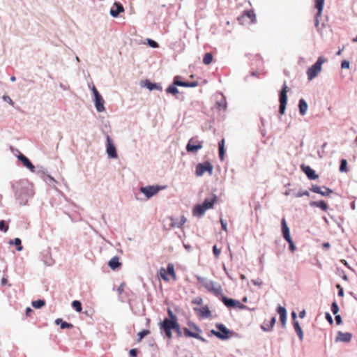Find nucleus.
<instances>
[{
  "instance_id": "4be33fe9",
  "label": "nucleus",
  "mask_w": 357,
  "mask_h": 357,
  "mask_svg": "<svg viewBox=\"0 0 357 357\" xmlns=\"http://www.w3.org/2000/svg\"><path fill=\"white\" fill-rule=\"evenodd\" d=\"M275 317H273L269 321H264L261 325V328L264 331H271L275 324Z\"/></svg>"
},
{
  "instance_id": "864d4df0",
  "label": "nucleus",
  "mask_w": 357,
  "mask_h": 357,
  "mask_svg": "<svg viewBox=\"0 0 357 357\" xmlns=\"http://www.w3.org/2000/svg\"><path fill=\"white\" fill-rule=\"evenodd\" d=\"M220 223H221V227H222V229L227 231V223L223 220H220Z\"/></svg>"
},
{
  "instance_id": "aec40b11",
  "label": "nucleus",
  "mask_w": 357,
  "mask_h": 357,
  "mask_svg": "<svg viewBox=\"0 0 357 357\" xmlns=\"http://www.w3.org/2000/svg\"><path fill=\"white\" fill-rule=\"evenodd\" d=\"M195 311L202 317L208 318L211 316V311L207 306H203L199 308H195Z\"/></svg>"
},
{
  "instance_id": "603ef678",
  "label": "nucleus",
  "mask_w": 357,
  "mask_h": 357,
  "mask_svg": "<svg viewBox=\"0 0 357 357\" xmlns=\"http://www.w3.org/2000/svg\"><path fill=\"white\" fill-rule=\"evenodd\" d=\"M130 355L132 356V357H136L137 356V349H132L130 350Z\"/></svg>"
},
{
  "instance_id": "09e8293b",
  "label": "nucleus",
  "mask_w": 357,
  "mask_h": 357,
  "mask_svg": "<svg viewBox=\"0 0 357 357\" xmlns=\"http://www.w3.org/2000/svg\"><path fill=\"white\" fill-rule=\"evenodd\" d=\"M336 287L339 289V291H338V296L342 297L344 296V291H343L342 287L339 284H337L336 285Z\"/></svg>"
},
{
  "instance_id": "2eb2a0df",
  "label": "nucleus",
  "mask_w": 357,
  "mask_h": 357,
  "mask_svg": "<svg viewBox=\"0 0 357 357\" xmlns=\"http://www.w3.org/2000/svg\"><path fill=\"white\" fill-rule=\"evenodd\" d=\"M160 190V188L158 186H147L141 188L140 191L143 192L147 198H150L152 196L156 195Z\"/></svg>"
},
{
  "instance_id": "3c124183",
  "label": "nucleus",
  "mask_w": 357,
  "mask_h": 357,
  "mask_svg": "<svg viewBox=\"0 0 357 357\" xmlns=\"http://www.w3.org/2000/svg\"><path fill=\"white\" fill-rule=\"evenodd\" d=\"M335 319L336 324L337 325H340L342 324V318H341L340 315L335 314Z\"/></svg>"
},
{
  "instance_id": "69168bd1",
  "label": "nucleus",
  "mask_w": 357,
  "mask_h": 357,
  "mask_svg": "<svg viewBox=\"0 0 357 357\" xmlns=\"http://www.w3.org/2000/svg\"><path fill=\"white\" fill-rule=\"evenodd\" d=\"M291 315H292V318L294 320L296 319V314L294 312H293Z\"/></svg>"
},
{
  "instance_id": "bb28decb",
  "label": "nucleus",
  "mask_w": 357,
  "mask_h": 357,
  "mask_svg": "<svg viewBox=\"0 0 357 357\" xmlns=\"http://www.w3.org/2000/svg\"><path fill=\"white\" fill-rule=\"evenodd\" d=\"M114 6L116 7V10L111 9L110 14L113 17H117L119 14L124 10L123 6L121 3H115Z\"/></svg>"
},
{
  "instance_id": "c03bdc74",
  "label": "nucleus",
  "mask_w": 357,
  "mask_h": 357,
  "mask_svg": "<svg viewBox=\"0 0 357 357\" xmlns=\"http://www.w3.org/2000/svg\"><path fill=\"white\" fill-rule=\"evenodd\" d=\"M213 254L215 257V258H218L220 257V249H218L217 248V245H214L213 247Z\"/></svg>"
},
{
  "instance_id": "0e129e2a",
  "label": "nucleus",
  "mask_w": 357,
  "mask_h": 357,
  "mask_svg": "<svg viewBox=\"0 0 357 357\" xmlns=\"http://www.w3.org/2000/svg\"><path fill=\"white\" fill-rule=\"evenodd\" d=\"M240 278H241V280H245L246 279V277L243 274H241L240 275Z\"/></svg>"
},
{
  "instance_id": "ea45409f",
  "label": "nucleus",
  "mask_w": 357,
  "mask_h": 357,
  "mask_svg": "<svg viewBox=\"0 0 357 357\" xmlns=\"http://www.w3.org/2000/svg\"><path fill=\"white\" fill-rule=\"evenodd\" d=\"M347 165V160L345 159H342L341 160V163H340V171L342 172H347L348 171Z\"/></svg>"
},
{
  "instance_id": "4c0bfd02",
  "label": "nucleus",
  "mask_w": 357,
  "mask_h": 357,
  "mask_svg": "<svg viewBox=\"0 0 357 357\" xmlns=\"http://www.w3.org/2000/svg\"><path fill=\"white\" fill-rule=\"evenodd\" d=\"M150 333V331L149 330H143L140 332L138 333L137 335H138V340H137V342H139L142 341V340L147 335H149Z\"/></svg>"
},
{
  "instance_id": "052dcab7",
  "label": "nucleus",
  "mask_w": 357,
  "mask_h": 357,
  "mask_svg": "<svg viewBox=\"0 0 357 357\" xmlns=\"http://www.w3.org/2000/svg\"><path fill=\"white\" fill-rule=\"evenodd\" d=\"M319 16H317V14L315 16V22H314V25L316 27H317L319 26Z\"/></svg>"
},
{
  "instance_id": "f704fd0d",
  "label": "nucleus",
  "mask_w": 357,
  "mask_h": 357,
  "mask_svg": "<svg viewBox=\"0 0 357 357\" xmlns=\"http://www.w3.org/2000/svg\"><path fill=\"white\" fill-rule=\"evenodd\" d=\"M9 243L15 244L17 246V251H21L23 249V247L22 246V241L19 238H15L14 241H10Z\"/></svg>"
},
{
  "instance_id": "e2e57ef3",
  "label": "nucleus",
  "mask_w": 357,
  "mask_h": 357,
  "mask_svg": "<svg viewBox=\"0 0 357 357\" xmlns=\"http://www.w3.org/2000/svg\"><path fill=\"white\" fill-rule=\"evenodd\" d=\"M176 333H177V335L178 336H181V329H180V327L178 326V329H174Z\"/></svg>"
},
{
  "instance_id": "13d9d810",
  "label": "nucleus",
  "mask_w": 357,
  "mask_h": 357,
  "mask_svg": "<svg viewBox=\"0 0 357 357\" xmlns=\"http://www.w3.org/2000/svg\"><path fill=\"white\" fill-rule=\"evenodd\" d=\"M92 91H93V95H94V97L96 98V96H100V94L98 93V91H97L96 88L95 86H93L92 88Z\"/></svg>"
},
{
  "instance_id": "a878e982",
  "label": "nucleus",
  "mask_w": 357,
  "mask_h": 357,
  "mask_svg": "<svg viewBox=\"0 0 357 357\" xmlns=\"http://www.w3.org/2000/svg\"><path fill=\"white\" fill-rule=\"evenodd\" d=\"M352 335L349 333H342L339 332L338 339L344 342H349L351 340Z\"/></svg>"
},
{
  "instance_id": "6e6552de",
  "label": "nucleus",
  "mask_w": 357,
  "mask_h": 357,
  "mask_svg": "<svg viewBox=\"0 0 357 357\" xmlns=\"http://www.w3.org/2000/svg\"><path fill=\"white\" fill-rule=\"evenodd\" d=\"M256 20V16L253 10H245L241 16L238 17V21L241 24H251Z\"/></svg>"
},
{
  "instance_id": "79ce46f5",
  "label": "nucleus",
  "mask_w": 357,
  "mask_h": 357,
  "mask_svg": "<svg viewBox=\"0 0 357 357\" xmlns=\"http://www.w3.org/2000/svg\"><path fill=\"white\" fill-rule=\"evenodd\" d=\"M8 229V226L6 225V222L4 220L0 221V230L3 231V232H6Z\"/></svg>"
},
{
  "instance_id": "bf43d9fd",
  "label": "nucleus",
  "mask_w": 357,
  "mask_h": 357,
  "mask_svg": "<svg viewBox=\"0 0 357 357\" xmlns=\"http://www.w3.org/2000/svg\"><path fill=\"white\" fill-rule=\"evenodd\" d=\"M252 282L254 285H256V286H261L262 282H260V281H257V280H252Z\"/></svg>"
},
{
  "instance_id": "412c9836",
  "label": "nucleus",
  "mask_w": 357,
  "mask_h": 357,
  "mask_svg": "<svg viewBox=\"0 0 357 357\" xmlns=\"http://www.w3.org/2000/svg\"><path fill=\"white\" fill-rule=\"evenodd\" d=\"M95 106L98 112H103L105 110L104 100L101 95L96 96L95 98Z\"/></svg>"
},
{
  "instance_id": "423d86ee",
  "label": "nucleus",
  "mask_w": 357,
  "mask_h": 357,
  "mask_svg": "<svg viewBox=\"0 0 357 357\" xmlns=\"http://www.w3.org/2000/svg\"><path fill=\"white\" fill-rule=\"evenodd\" d=\"M216 328L218 329V331L215 330H211V333L216 336L220 340H227L229 339L232 334V332L227 329L223 324H217Z\"/></svg>"
},
{
  "instance_id": "338daca9",
  "label": "nucleus",
  "mask_w": 357,
  "mask_h": 357,
  "mask_svg": "<svg viewBox=\"0 0 357 357\" xmlns=\"http://www.w3.org/2000/svg\"><path fill=\"white\" fill-rule=\"evenodd\" d=\"M8 102H9L10 104L13 105V102L12 100L9 97H8Z\"/></svg>"
},
{
  "instance_id": "393cba45",
  "label": "nucleus",
  "mask_w": 357,
  "mask_h": 357,
  "mask_svg": "<svg viewBox=\"0 0 357 357\" xmlns=\"http://www.w3.org/2000/svg\"><path fill=\"white\" fill-rule=\"evenodd\" d=\"M108 265L112 269L115 270L116 268L120 267L121 264L119 262V259L118 257H114L109 260Z\"/></svg>"
},
{
  "instance_id": "6e6d98bb",
  "label": "nucleus",
  "mask_w": 357,
  "mask_h": 357,
  "mask_svg": "<svg viewBox=\"0 0 357 357\" xmlns=\"http://www.w3.org/2000/svg\"><path fill=\"white\" fill-rule=\"evenodd\" d=\"M33 310L31 308L26 307V315L27 317H30L31 314L33 313Z\"/></svg>"
},
{
  "instance_id": "9b49d317",
  "label": "nucleus",
  "mask_w": 357,
  "mask_h": 357,
  "mask_svg": "<svg viewBox=\"0 0 357 357\" xmlns=\"http://www.w3.org/2000/svg\"><path fill=\"white\" fill-rule=\"evenodd\" d=\"M190 327L192 330H195L197 333H192V331L189 330L188 328H184L183 332L186 337H195V338L198 339L202 342H205V339L199 335V333H201V330L197 326H196L195 324H190Z\"/></svg>"
},
{
  "instance_id": "680f3d73",
  "label": "nucleus",
  "mask_w": 357,
  "mask_h": 357,
  "mask_svg": "<svg viewBox=\"0 0 357 357\" xmlns=\"http://www.w3.org/2000/svg\"><path fill=\"white\" fill-rule=\"evenodd\" d=\"M305 310H303V311L300 312V313H299V317H300L301 318H304V317H305Z\"/></svg>"
},
{
  "instance_id": "a211bd4d",
  "label": "nucleus",
  "mask_w": 357,
  "mask_h": 357,
  "mask_svg": "<svg viewBox=\"0 0 357 357\" xmlns=\"http://www.w3.org/2000/svg\"><path fill=\"white\" fill-rule=\"evenodd\" d=\"M324 190H321L319 186L315 185H312L310 190L313 192L320 194L323 196H329L333 192L332 190L328 188L324 187Z\"/></svg>"
},
{
  "instance_id": "c756f323",
  "label": "nucleus",
  "mask_w": 357,
  "mask_h": 357,
  "mask_svg": "<svg viewBox=\"0 0 357 357\" xmlns=\"http://www.w3.org/2000/svg\"><path fill=\"white\" fill-rule=\"evenodd\" d=\"M298 107H299L300 114L301 115L305 114L306 111L307 109V104L303 99H301L299 100Z\"/></svg>"
},
{
  "instance_id": "4d7b16f0",
  "label": "nucleus",
  "mask_w": 357,
  "mask_h": 357,
  "mask_svg": "<svg viewBox=\"0 0 357 357\" xmlns=\"http://www.w3.org/2000/svg\"><path fill=\"white\" fill-rule=\"evenodd\" d=\"M326 318L328 321V322H330L331 324L333 323V319L329 313L326 314Z\"/></svg>"
},
{
  "instance_id": "58836bf2",
  "label": "nucleus",
  "mask_w": 357,
  "mask_h": 357,
  "mask_svg": "<svg viewBox=\"0 0 357 357\" xmlns=\"http://www.w3.org/2000/svg\"><path fill=\"white\" fill-rule=\"evenodd\" d=\"M145 86L149 89V90H153V89H160L161 90V87L157 85L156 84L151 83L149 81H146Z\"/></svg>"
},
{
  "instance_id": "6ab92c4d",
  "label": "nucleus",
  "mask_w": 357,
  "mask_h": 357,
  "mask_svg": "<svg viewBox=\"0 0 357 357\" xmlns=\"http://www.w3.org/2000/svg\"><path fill=\"white\" fill-rule=\"evenodd\" d=\"M281 225H282V231L283 237L287 241H289V240L291 239V238L290 234H289V229L287 225V222H286V220L284 218H283L282 220Z\"/></svg>"
},
{
  "instance_id": "4468645a",
  "label": "nucleus",
  "mask_w": 357,
  "mask_h": 357,
  "mask_svg": "<svg viewBox=\"0 0 357 357\" xmlns=\"http://www.w3.org/2000/svg\"><path fill=\"white\" fill-rule=\"evenodd\" d=\"M107 153L109 158H117L115 146L114 145L112 139L109 136L107 137Z\"/></svg>"
},
{
  "instance_id": "dca6fc26",
  "label": "nucleus",
  "mask_w": 357,
  "mask_h": 357,
  "mask_svg": "<svg viewBox=\"0 0 357 357\" xmlns=\"http://www.w3.org/2000/svg\"><path fill=\"white\" fill-rule=\"evenodd\" d=\"M19 160L22 162L23 165L28 168L31 172H35V166L31 162V161L22 153H20L17 155Z\"/></svg>"
},
{
  "instance_id": "f03ea898",
  "label": "nucleus",
  "mask_w": 357,
  "mask_h": 357,
  "mask_svg": "<svg viewBox=\"0 0 357 357\" xmlns=\"http://www.w3.org/2000/svg\"><path fill=\"white\" fill-rule=\"evenodd\" d=\"M216 202L217 197L215 195L206 198L202 204H198L195 206L193 215L197 217L203 216L206 211L212 208Z\"/></svg>"
},
{
  "instance_id": "20e7f679",
  "label": "nucleus",
  "mask_w": 357,
  "mask_h": 357,
  "mask_svg": "<svg viewBox=\"0 0 357 357\" xmlns=\"http://www.w3.org/2000/svg\"><path fill=\"white\" fill-rule=\"evenodd\" d=\"M180 77L176 76L174 79L173 85H170L166 90L167 93L176 95L178 90L176 86L183 87H195L198 86V82H183L179 80Z\"/></svg>"
},
{
  "instance_id": "7c9ffc66",
  "label": "nucleus",
  "mask_w": 357,
  "mask_h": 357,
  "mask_svg": "<svg viewBox=\"0 0 357 357\" xmlns=\"http://www.w3.org/2000/svg\"><path fill=\"white\" fill-rule=\"evenodd\" d=\"M186 220V218L182 215L179 218L172 222V225L173 227H181L185 223Z\"/></svg>"
},
{
  "instance_id": "ddd939ff",
  "label": "nucleus",
  "mask_w": 357,
  "mask_h": 357,
  "mask_svg": "<svg viewBox=\"0 0 357 357\" xmlns=\"http://www.w3.org/2000/svg\"><path fill=\"white\" fill-rule=\"evenodd\" d=\"M222 301L228 307H235L238 309H244L245 307V306L238 301L228 298L224 296H222Z\"/></svg>"
},
{
  "instance_id": "e433bc0d",
  "label": "nucleus",
  "mask_w": 357,
  "mask_h": 357,
  "mask_svg": "<svg viewBox=\"0 0 357 357\" xmlns=\"http://www.w3.org/2000/svg\"><path fill=\"white\" fill-rule=\"evenodd\" d=\"M72 306L78 312H81L82 310V304L79 301H73Z\"/></svg>"
},
{
  "instance_id": "72a5a7b5",
  "label": "nucleus",
  "mask_w": 357,
  "mask_h": 357,
  "mask_svg": "<svg viewBox=\"0 0 357 357\" xmlns=\"http://www.w3.org/2000/svg\"><path fill=\"white\" fill-rule=\"evenodd\" d=\"M213 54L211 53H206L203 58V63L205 65H209L213 61Z\"/></svg>"
},
{
  "instance_id": "0eeeda50",
  "label": "nucleus",
  "mask_w": 357,
  "mask_h": 357,
  "mask_svg": "<svg viewBox=\"0 0 357 357\" xmlns=\"http://www.w3.org/2000/svg\"><path fill=\"white\" fill-rule=\"evenodd\" d=\"M167 274L171 276L173 280H176V275L174 271V266L172 264H169L167 265V270L163 267L160 268L159 270V275L160 278L165 282H168L169 280Z\"/></svg>"
},
{
  "instance_id": "7ed1b4c3",
  "label": "nucleus",
  "mask_w": 357,
  "mask_h": 357,
  "mask_svg": "<svg viewBox=\"0 0 357 357\" xmlns=\"http://www.w3.org/2000/svg\"><path fill=\"white\" fill-rule=\"evenodd\" d=\"M198 282L201 284V285L204 287L208 292L213 294L216 296H219L222 295V288L221 286L211 280H208L204 278H198Z\"/></svg>"
},
{
  "instance_id": "de8ad7c7",
  "label": "nucleus",
  "mask_w": 357,
  "mask_h": 357,
  "mask_svg": "<svg viewBox=\"0 0 357 357\" xmlns=\"http://www.w3.org/2000/svg\"><path fill=\"white\" fill-rule=\"evenodd\" d=\"M148 43L149 45L151 47H153V48H156L158 47V43H156L155 41L153 40H151V39H148Z\"/></svg>"
},
{
  "instance_id": "a19ab883",
  "label": "nucleus",
  "mask_w": 357,
  "mask_h": 357,
  "mask_svg": "<svg viewBox=\"0 0 357 357\" xmlns=\"http://www.w3.org/2000/svg\"><path fill=\"white\" fill-rule=\"evenodd\" d=\"M331 311L333 313V314H337L339 312V307L336 302H333L331 305Z\"/></svg>"
},
{
  "instance_id": "9d476101",
  "label": "nucleus",
  "mask_w": 357,
  "mask_h": 357,
  "mask_svg": "<svg viewBox=\"0 0 357 357\" xmlns=\"http://www.w3.org/2000/svg\"><path fill=\"white\" fill-rule=\"evenodd\" d=\"M288 86L286 84H284L282 86V91L280 93V109L279 112L281 114H284L287 102V92H288Z\"/></svg>"
},
{
  "instance_id": "39448f33",
  "label": "nucleus",
  "mask_w": 357,
  "mask_h": 357,
  "mask_svg": "<svg viewBox=\"0 0 357 357\" xmlns=\"http://www.w3.org/2000/svg\"><path fill=\"white\" fill-rule=\"evenodd\" d=\"M325 61L326 59L324 57L319 56L317 62L308 68L307 70V75L309 80H312L317 76L321 70L322 64Z\"/></svg>"
},
{
  "instance_id": "c85d7f7f",
  "label": "nucleus",
  "mask_w": 357,
  "mask_h": 357,
  "mask_svg": "<svg viewBox=\"0 0 357 357\" xmlns=\"http://www.w3.org/2000/svg\"><path fill=\"white\" fill-rule=\"evenodd\" d=\"M294 330L296 331V333H297L300 340H303V331L301 329V327L300 326L298 322L297 321H294Z\"/></svg>"
},
{
  "instance_id": "c9c22d12",
  "label": "nucleus",
  "mask_w": 357,
  "mask_h": 357,
  "mask_svg": "<svg viewBox=\"0 0 357 357\" xmlns=\"http://www.w3.org/2000/svg\"><path fill=\"white\" fill-rule=\"evenodd\" d=\"M32 306L35 308H40L45 305V302L43 300H37L32 302Z\"/></svg>"
},
{
  "instance_id": "f257e3e1",
  "label": "nucleus",
  "mask_w": 357,
  "mask_h": 357,
  "mask_svg": "<svg viewBox=\"0 0 357 357\" xmlns=\"http://www.w3.org/2000/svg\"><path fill=\"white\" fill-rule=\"evenodd\" d=\"M168 314L170 317V319L166 318L160 324V328L164 330L165 335L168 339L172 337V330L178 329V324L177 322L176 317L173 314L171 310H168Z\"/></svg>"
},
{
  "instance_id": "1a4fd4ad",
  "label": "nucleus",
  "mask_w": 357,
  "mask_h": 357,
  "mask_svg": "<svg viewBox=\"0 0 357 357\" xmlns=\"http://www.w3.org/2000/svg\"><path fill=\"white\" fill-rule=\"evenodd\" d=\"M213 167L208 161L203 163H199L196 166L195 174L197 176H202L205 172H208L210 175L213 173Z\"/></svg>"
},
{
  "instance_id": "473e14b6",
  "label": "nucleus",
  "mask_w": 357,
  "mask_h": 357,
  "mask_svg": "<svg viewBox=\"0 0 357 357\" xmlns=\"http://www.w3.org/2000/svg\"><path fill=\"white\" fill-rule=\"evenodd\" d=\"M219 157L221 160H224L225 158V139H222L219 143Z\"/></svg>"
},
{
  "instance_id": "b1692460",
  "label": "nucleus",
  "mask_w": 357,
  "mask_h": 357,
  "mask_svg": "<svg viewBox=\"0 0 357 357\" xmlns=\"http://www.w3.org/2000/svg\"><path fill=\"white\" fill-rule=\"evenodd\" d=\"M310 204L311 206L320 208L321 210H323L324 211H326L328 208V206L327 203L324 201H320V202L313 201V202H311L310 203Z\"/></svg>"
},
{
  "instance_id": "37998d69",
  "label": "nucleus",
  "mask_w": 357,
  "mask_h": 357,
  "mask_svg": "<svg viewBox=\"0 0 357 357\" xmlns=\"http://www.w3.org/2000/svg\"><path fill=\"white\" fill-rule=\"evenodd\" d=\"M303 196H309V192L307 190L299 191L296 194H295L296 197H301Z\"/></svg>"
},
{
  "instance_id": "f3484780",
  "label": "nucleus",
  "mask_w": 357,
  "mask_h": 357,
  "mask_svg": "<svg viewBox=\"0 0 357 357\" xmlns=\"http://www.w3.org/2000/svg\"><path fill=\"white\" fill-rule=\"evenodd\" d=\"M301 168L302 171L307 175L308 178L311 180H314L318 178V175L310 166L302 165L301 166Z\"/></svg>"
},
{
  "instance_id": "a18cd8bd",
  "label": "nucleus",
  "mask_w": 357,
  "mask_h": 357,
  "mask_svg": "<svg viewBox=\"0 0 357 357\" xmlns=\"http://www.w3.org/2000/svg\"><path fill=\"white\" fill-rule=\"evenodd\" d=\"M192 303L196 305H202L203 300L201 297H197L192 300Z\"/></svg>"
},
{
  "instance_id": "2f4dec72",
  "label": "nucleus",
  "mask_w": 357,
  "mask_h": 357,
  "mask_svg": "<svg viewBox=\"0 0 357 357\" xmlns=\"http://www.w3.org/2000/svg\"><path fill=\"white\" fill-rule=\"evenodd\" d=\"M324 5V0H315V8L317 9V16H321Z\"/></svg>"
},
{
  "instance_id": "49530a36",
  "label": "nucleus",
  "mask_w": 357,
  "mask_h": 357,
  "mask_svg": "<svg viewBox=\"0 0 357 357\" xmlns=\"http://www.w3.org/2000/svg\"><path fill=\"white\" fill-rule=\"evenodd\" d=\"M125 287H126L125 283H121L119 286V287L117 288V291H118L119 294H121L124 291Z\"/></svg>"
},
{
  "instance_id": "5701e85b",
  "label": "nucleus",
  "mask_w": 357,
  "mask_h": 357,
  "mask_svg": "<svg viewBox=\"0 0 357 357\" xmlns=\"http://www.w3.org/2000/svg\"><path fill=\"white\" fill-rule=\"evenodd\" d=\"M278 313L280 315V319L283 326L286 324V319H287V311L286 309L284 307L279 306L278 307Z\"/></svg>"
},
{
  "instance_id": "cd10ccee",
  "label": "nucleus",
  "mask_w": 357,
  "mask_h": 357,
  "mask_svg": "<svg viewBox=\"0 0 357 357\" xmlns=\"http://www.w3.org/2000/svg\"><path fill=\"white\" fill-rule=\"evenodd\" d=\"M55 324L57 325L60 324L61 328L62 329L73 328V325L72 324L63 321L62 319L60 318L55 320Z\"/></svg>"
},
{
  "instance_id": "774afa93",
  "label": "nucleus",
  "mask_w": 357,
  "mask_h": 357,
  "mask_svg": "<svg viewBox=\"0 0 357 357\" xmlns=\"http://www.w3.org/2000/svg\"><path fill=\"white\" fill-rule=\"evenodd\" d=\"M354 42H357V36L353 39Z\"/></svg>"
},
{
  "instance_id": "8fccbe9b",
  "label": "nucleus",
  "mask_w": 357,
  "mask_h": 357,
  "mask_svg": "<svg viewBox=\"0 0 357 357\" xmlns=\"http://www.w3.org/2000/svg\"><path fill=\"white\" fill-rule=\"evenodd\" d=\"M342 68H349V62L347 61H343L341 63Z\"/></svg>"
},
{
  "instance_id": "5fc2aeb1",
  "label": "nucleus",
  "mask_w": 357,
  "mask_h": 357,
  "mask_svg": "<svg viewBox=\"0 0 357 357\" xmlns=\"http://www.w3.org/2000/svg\"><path fill=\"white\" fill-rule=\"evenodd\" d=\"M289 244V248L291 251H294L295 250V245L292 241V239H290L289 241H287Z\"/></svg>"
},
{
  "instance_id": "f8f14e48",
  "label": "nucleus",
  "mask_w": 357,
  "mask_h": 357,
  "mask_svg": "<svg viewBox=\"0 0 357 357\" xmlns=\"http://www.w3.org/2000/svg\"><path fill=\"white\" fill-rule=\"evenodd\" d=\"M202 148V142L193 138L188 141L186 150L188 153H196Z\"/></svg>"
}]
</instances>
